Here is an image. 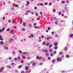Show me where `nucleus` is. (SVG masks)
Returning a JSON list of instances; mask_svg holds the SVG:
<instances>
[{"label":"nucleus","mask_w":73,"mask_h":73,"mask_svg":"<svg viewBox=\"0 0 73 73\" xmlns=\"http://www.w3.org/2000/svg\"><path fill=\"white\" fill-rule=\"evenodd\" d=\"M56 60L58 61H59V62H60L61 61H62V58L58 57L57 58Z\"/></svg>","instance_id":"1"},{"label":"nucleus","mask_w":73,"mask_h":73,"mask_svg":"<svg viewBox=\"0 0 73 73\" xmlns=\"http://www.w3.org/2000/svg\"><path fill=\"white\" fill-rule=\"evenodd\" d=\"M42 58L41 56H37L36 57V58L37 60H41Z\"/></svg>","instance_id":"2"},{"label":"nucleus","mask_w":73,"mask_h":73,"mask_svg":"<svg viewBox=\"0 0 73 73\" xmlns=\"http://www.w3.org/2000/svg\"><path fill=\"white\" fill-rule=\"evenodd\" d=\"M31 64H32L33 65V66H35L36 65V62H34L33 61H32L31 62Z\"/></svg>","instance_id":"3"},{"label":"nucleus","mask_w":73,"mask_h":73,"mask_svg":"<svg viewBox=\"0 0 73 73\" xmlns=\"http://www.w3.org/2000/svg\"><path fill=\"white\" fill-rule=\"evenodd\" d=\"M43 52H45V53H48V50L47 49H43L42 50Z\"/></svg>","instance_id":"4"},{"label":"nucleus","mask_w":73,"mask_h":73,"mask_svg":"<svg viewBox=\"0 0 73 73\" xmlns=\"http://www.w3.org/2000/svg\"><path fill=\"white\" fill-rule=\"evenodd\" d=\"M13 7H19L18 5L15 4V3H13Z\"/></svg>","instance_id":"5"},{"label":"nucleus","mask_w":73,"mask_h":73,"mask_svg":"<svg viewBox=\"0 0 73 73\" xmlns=\"http://www.w3.org/2000/svg\"><path fill=\"white\" fill-rule=\"evenodd\" d=\"M27 4H26V6H28L29 4V1H27Z\"/></svg>","instance_id":"6"},{"label":"nucleus","mask_w":73,"mask_h":73,"mask_svg":"<svg viewBox=\"0 0 73 73\" xmlns=\"http://www.w3.org/2000/svg\"><path fill=\"white\" fill-rule=\"evenodd\" d=\"M28 26H29V27H31L32 26V25L31 24V23H29L28 24Z\"/></svg>","instance_id":"7"},{"label":"nucleus","mask_w":73,"mask_h":73,"mask_svg":"<svg viewBox=\"0 0 73 73\" xmlns=\"http://www.w3.org/2000/svg\"><path fill=\"white\" fill-rule=\"evenodd\" d=\"M25 70H28V66H26L25 68Z\"/></svg>","instance_id":"8"},{"label":"nucleus","mask_w":73,"mask_h":73,"mask_svg":"<svg viewBox=\"0 0 73 73\" xmlns=\"http://www.w3.org/2000/svg\"><path fill=\"white\" fill-rule=\"evenodd\" d=\"M68 47H66L64 48V50L65 51H67V50H68Z\"/></svg>","instance_id":"9"},{"label":"nucleus","mask_w":73,"mask_h":73,"mask_svg":"<svg viewBox=\"0 0 73 73\" xmlns=\"http://www.w3.org/2000/svg\"><path fill=\"white\" fill-rule=\"evenodd\" d=\"M58 45V43L57 42H55L54 44V46H57Z\"/></svg>","instance_id":"10"},{"label":"nucleus","mask_w":73,"mask_h":73,"mask_svg":"<svg viewBox=\"0 0 73 73\" xmlns=\"http://www.w3.org/2000/svg\"><path fill=\"white\" fill-rule=\"evenodd\" d=\"M7 68L9 69H11V68H12V67L10 66H8Z\"/></svg>","instance_id":"11"},{"label":"nucleus","mask_w":73,"mask_h":73,"mask_svg":"<svg viewBox=\"0 0 73 73\" xmlns=\"http://www.w3.org/2000/svg\"><path fill=\"white\" fill-rule=\"evenodd\" d=\"M21 68H22V66L21 65H20L18 66V68L19 69H20Z\"/></svg>","instance_id":"12"},{"label":"nucleus","mask_w":73,"mask_h":73,"mask_svg":"<svg viewBox=\"0 0 73 73\" xmlns=\"http://www.w3.org/2000/svg\"><path fill=\"white\" fill-rule=\"evenodd\" d=\"M23 27H26V24H25V23H24L23 24Z\"/></svg>","instance_id":"13"},{"label":"nucleus","mask_w":73,"mask_h":73,"mask_svg":"<svg viewBox=\"0 0 73 73\" xmlns=\"http://www.w3.org/2000/svg\"><path fill=\"white\" fill-rule=\"evenodd\" d=\"M57 48H58L57 46H55L54 47V49H55V50H56V49H57Z\"/></svg>","instance_id":"14"},{"label":"nucleus","mask_w":73,"mask_h":73,"mask_svg":"<svg viewBox=\"0 0 73 73\" xmlns=\"http://www.w3.org/2000/svg\"><path fill=\"white\" fill-rule=\"evenodd\" d=\"M50 56H51V57H53L54 56V54H53V53H51L50 54Z\"/></svg>","instance_id":"15"},{"label":"nucleus","mask_w":73,"mask_h":73,"mask_svg":"<svg viewBox=\"0 0 73 73\" xmlns=\"http://www.w3.org/2000/svg\"><path fill=\"white\" fill-rule=\"evenodd\" d=\"M0 44H4V42L3 41H1L0 42Z\"/></svg>","instance_id":"16"},{"label":"nucleus","mask_w":73,"mask_h":73,"mask_svg":"<svg viewBox=\"0 0 73 73\" xmlns=\"http://www.w3.org/2000/svg\"><path fill=\"white\" fill-rule=\"evenodd\" d=\"M21 30L23 31H25V30H26L25 29V28H23L21 29Z\"/></svg>","instance_id":"17"},{"label":"nucleus","mask_w":73,"mask_h":73,"mask_svg":"<svg viewBox=\"0 0 73 73\" xmlns=\"http://www.w3.org/2000/svg\"><path fill=\"white\" fill-rule=\"evenodd\" d=\"M49 45H50V43H48L46 44V46H49Z\"/></svg>","instance_id":"18"},{"label":"nucleus","mask_w":73,"mask_h":73,"mask_svg":"<svg viewBox=\"0 0 73 73\" xmlns=\"http://www.w3.org/2000/svg\"><path fill=\"white\" fill-rule=\"evenodd\" d=\"M45 44H46V43L45 42H43L42 43V44L43 45H45Z\"/></svg>","instance_id":"19"},{"label":"nucleus","mask_w":73,"mask_h":73,"mask_svg":"<svg viewBox=\"0 0 73 73\" xmlns=\"http://www.w3.org/2000/svg\"><path fill=\"white\" fill-rule=\"evenodd\" d=\"M55 60L54 59H53L52 61V63H54L55 62Z\"/></svg>","instance_id":"20"},{"label":"nucleus","mask_w":73,"mask_h":73,"mask_svg":"<svg viewBox=\"0 0 73 73\" xmlns=\"http://www.w3.org/2000/svg\"><path fill=\"white\" fill-rule=\"evenodd\" d=\"M5 29V27H3L2 29V31H3V32L4 31Z\"/></svg>","instance_id":"21"},{"label":"nucleus","mask_w":73,"mask_h":73,"mask_svg":"<svg viewBox=\"0 0 73 73\" xmlns=\"http://www.w3.org/2000/svg\"><path fill=\"white\" fill-rule=\"evenodd\" d=\"M56 53H57V51H54V52L53 53L54 54H56Z\"/></svg>","instance_id":"22"},{"label":"nucleus","mask_w":73,"mask_h":73,"mask_svg":"<svg viewBox=\"0 0 73 73\" xmlns=\"http://www.w3.org/2000/svg\"><path fill=\"white\" fill-rule=\"evenodd\" d=\"M46 56H49V53L46 52Z\"/></svg>","instance_id":"23"},{"label":"nucleus","mask_w":73,"mask_h":73,"mask_svg":"<svg viewBox=\"0 0 73 73\" xmlns=\"http://www.w3.org/2000/svg\"><path fill=\"white\" fill-rule=\"evenodd\" d=\"M73 34H71L70 35V37L72 38L73 37Z\"/></svg>","instance_id":"24"},{"label":"nucleus","mask_w":73,"mask_h":73,"mask_svg":"<svg viewBox=\"0 0 73 73\" xmlns=\"http://www.w3.org/2000/svg\"><path fill=\"white\" fill-rule=\"evenodd\" d=\"M66 57L67 58H69V55H66Z\"/></svg>","instance_id":"25"},{"label":"nucleus","mask_w":73,"mask_h":73,"mask_svg":"<svg viewBox=\"0 0 73 73\" xmlns=\"http://www.w3.org/2000/svg\"><path fill=\"white\" fill-rule=\"evenodd\" d=\"M55 37H56V38H57L58 37V35H55Z\"/></svg>","instance_id":"26"},{"label":"nucleus","mask_w":73,"mask_h":73,"mask_svg":"<svg viewBox=\"0 0 73 73\" xmlns=\"http://www.w3.org/2000/svg\"><path fill=\"white\" fill-rule=\"evenodd\" d=\"M4 67H2L1 68V70H2V71H3V70H4Z\"/></svg>","instance_id":"27"},{"label":"nucleus","mask_w":73,"mask_h":73,"mask_svg":"<svg viewBox=\"0 0 73 73\" xmlns=\"http://www.w3.org/2000/svg\"><path fill=\"white\" fill-rule=\"evenodd\" d=\"M35 15L36 16H38V14L37 13H35Z\"/></svg>","instance_id":"28"},{"label":"nucleus","mask_w":73,"mask_h":73,"mask_svg":"<svg viewBox=\"0 0 73 73\" xmlns=\"http://www.w3.org/2000/svg\"><path fill=\"white\" fill-rule=\"evenodd\" d=\"M4 48L6 49H8V48L5 46L4 47Z\"/></svg>","instance_id":"29"},{"label":"nucleus","mask_w":73,"mask_h":73,"mask_svg":"<svg viewBox=\"0 0 73 73\" xmlns=\"http://www.w3.org/2000/svg\"><path fill=\"white\" fill-rule=\"evenodd\" d=\"M40 19L39 18H37L36 19V20H40Z\"/></svg>","instance_id":"30"},{"label":"nucleus","mask_w":73,"mask_h":73,"mask_svg":"<svg viewBox=\"0 0 73 73\" xmlns=\"http://www.w3.org/2000/svg\"><path fill=\"white\" fill-rule=\"evenodd\" d=\"M61 12H60L58 13V15H61Z\"/></svg>","instance_id":"31"},{"label":"nucleus","mask_w":73,"mask_h":73,"mask_svg":"<svg viewBox=\"0 0 73 73\" xmlns=\"http://www.w3.org/2000/svg\"><path fill=\"white\" fill-rule=\"evenodd\" d=\"M18 60H20V57H18Z\"/></svg>","instance_id":"32"},{"label":"nucleus","mask_w":73,"mask_h":73,"mask_svg":"<svg viewBox=\"0 0 73 73\" xmlns=\"http://www.w3.org/2000/svg\"><path fill=\"white\" fill-rule=\"evenodd\" d=\"M40 5H41V6H43L44 5L42 3H40Z\"/></svg>","instance_id":"33"},{"label":"nucleus","mask_w":73,"mask_h":73,"mask_svg":"<svg viewBox=\"0 0 73 73\" xmlns=\"http://www.w3.org/2000/svg\"><path fill=\"white\" fill-rule=\"evenodd\" d=\"M63 54V52H60L59 53V54L61 55V54Z\"/></svg>","instance_id":"34"},{"label":"nucleus","mask_w":73,"mask_h":73,"mask_svg":"<svg viewBox=\"0 0 73 73\" xmlns=\"http://www.w3.org/2000/svg\"><path fill=\"white\" fill-rule=\"evenodd\" d=\"M6 31H10V29H7Z\"/></svg>","instance_id":"35"},{"label":"nucleus","mask_w":73,"mask_h":73,"mask_svg":"<svg viewBox=\"0 0 73 73\" xmlns=\"http://www.w3.org/2000/svg\"><path fill=\"white\" fill-rule=\"evenodd\" d=\"M3 20H5V17H3Z\"/></svg>","instance_id":"36"},{"label":"nucleus","mask_w":73,"mask_h":73,"mask_svg":"<svg viewBox=\"0 0 73 73\" xmlns=\"http://www.w3.org/2000/svg\"><path fill=\"white\" fill-rule=\"evenodd\" d=\"M52 46V45H50L49 46V48H51Z\"/></svg>","instance_id":"37"},{"label":"nucleus","mask_w":73,"mask_h":73,"mask_svg":"<svg viewBox=\"0 0 73 73\" xmlns=\"http://www.w3.org/2000/svg\"><path fill=\"white\" fill-rule=\"evenodd\" d=\"M31 37H33V34H31Z\"/></svg>","instance_id":"38"},{"label":"nucleus","mask_w":73,"mask_h":73,"mask_svg":"<svg viewBox=\"0 0 73 73\" xmlns=\"http://www.w3.org/2000/svg\"><path fill=\"white\" fill-rule=\"evenodd\" d=\"M0 40H1V41H3V39L2 38H0Z\"/></svg>","instance_id":"39"},{"label":"nucleus","mask_w":73,"mask_h":73,"mask_svg":"<svg viewBox=\"0 0 73 73\" xmlns=\"http://www.w3.org/2000/svg\"><path fill=\"white\" fill-rule=\"evenodd\" d=\"M15 61H17V58H15Z\"/></svg>","instance_id":"40"},{"label":"nucleus","mask_w":73,"mask_h":73,"mask_svg":"<svg viewBox=\"0 0 73 73\" xmlns=\"http://www.w3.org/2000/svg\"><path fill=\"white\" fill-rule=\"evenodd\" d=\"M10 34H12V31H10Z\"/></svg>","instance_id":"41"},{"label":"nucleus","mask_w":73,"mask_h":73,"mask_svg":"<svg viewBox=\"0 0 73 73\" xmlns=\"http://www.w3.org/2000/svg\"><path fill=\"white\" fill-rule=\"evenodd\" d=\"M61 2H62V4L65 3V2H64V1H61Z\"/></svg>","instance_id":"42"},{"label":"nucleus","mask_w":73,"mask_h":73,"mask_svg":"<svg viewBox=\"0 0 73 73\" xmlns=\"http://www.w3.org/2000/svg\"><path fill=\"white\" fill-rule=\"evenodd\" d=\"M22 58H23L24 59H25V56H22Z\"/></svg>","instance_id":"43"},{"label":"nucleus","mask_w":73,"mask_h":73,"mask_svg":"<svg viewBox=\"0 0 73 73\" xmlns=\"http://www.w3.org/2000/svg\"><path fill=\"white\" fill-rule=\"evenodd\" d=\"M37 7H34V9H35V10H36V9H37Z\"/></svg>","instance_id":"44"},{"label":"nucleus","mask_w":73,"mask_h":73,"mask_svg":"<svg viewBox=\"0 0 73 73\" xmlns=\"http://www.w3.org/2000/svg\"><path fill=\"white\" fill-rule=\"evenodd\" d=\"M48 30H50V28L49 27H48Z\"/></svg>","instance_id":"45"},{"label":"nucleus","mask_w":73,"mask_h":73,"mask_svg":"<svg viewBox=\"0 0 73 73\" xmlns=\"http://www.w3.org/2000/svg\"><path fill=\"white\" fill-rule=\"evenodd\" d=\"M14 64H14V63H13L11 64V65H12L13 66L14 65Z\"/></svg>","instance_id":"46"},{"label":"nucleus","mask_w":73,"mask_h":73,"mask_svg":"<svg viewBox=\"0 0 73 73\" xmlns=\"http://www.w3.org/2000/svg\"><path fill=\"white\" fill-rule=\"evenodd\" d=\"M12 53L13 54H15V52L14 51H13L12 52Z\"/></svg>","instance_id":"47"},{"label":"nucleus","mask_w":73,"mask_h":73,"mask_svg":"<svg viewBox=\"0 0 73 73\" xmlns=\"http://www.w3.org/2000/svg\"><path fill=\"white\" fill-rule=\"evenodd\" d=\"M19 52L20 53H22V51L21 50H19Z\"/></svg>","instance_id":"48"},{"label":"nucleus","mask_w":73,"mask_h":73,"mask_svg":"<svg viewBox=\"0 0 73 73\" xmlns=\"http://www.w3.org/2000/svg\"><path fill=\"white\" fill-rule=\"evenodd\" d=\"M49 39H50V38H49V37H48L46 38L47 40H49Z\"/></svg>","instance_id":"49"},{"label":"nucleus","mask_w":73,"mask_h":73,"mask_svg":"<svg viewBox=\"0 0 73 73\" xmlns=\"http://www.w3.org/2000/svg\"><path fill=\"white\" fill-rule=\"evenodd\" d=\"M53 11L54 12H56V10L54 9L53 10Z\"/></svg>","instance_id":"50"},{"label":"nucleus","mask_w":73,"mask_h":73,"mask_svg":"<svg viewBox=\"0 0 73 73\" xmlns=\"http://www.w3.org/2000/svg\"><path fill=\"white\" fill-rule=\"evenodd\" d=\"M49 52H52V50L50 49L49 50Z\"/></svg>","instance_id":"51"},{"label":"nucleus","mask_w":73,"mask_h":73,"mask_svg":"<svg viewBox=\"0 0 73 73\" xmlns=\"http://www.w3.org/2000/svg\"><path fill=\"white\" fill-rule=\"evenodd\" d=\"M49 5H52V3H49Z\"/></svg>","instance_id":"52"},{"label":"nucleus","mask_w":73,"mask_h":73,"mask_svg":"<svg viewBox=\"0 0 73 73\" xmlns=\"http://www.w3.org/2000/svg\"><path fill=\"white\" fill-rule=\"evenodd\" d=\"M15 72L16 73H19V72H18V71H17V70H16L15 71Z\"/></svg>","instance_id":"53"},{"label":"nucleus","mask_w":73,"mask_h":73,"mask_svg":"<svg viewBox=\"0 0 73 73\" xmlns=\"http://www.w3.org/2000/svg\"><path fill=\"white\" fill-rule=\"evenodd\" d=\"M55 23L56 24H57L58 23H57V21H55Z\"/></svg>","instance_id":"54"},{"label":"nucleus","mask_w":73,"mask_h":73,"mask_svg":"<svg viewBox=\"0 0 73 73\" xmlns=\"http://www.w3.org/2000/svg\"><path fill=\"white\" fill-rule=\"evenodd\" d=\"M34 28H37V26H35L34 27Z\"/></svg>","instance_id":"55"},{"label":"nucleus","mask_w":73,"mask_h":73,"mask_svg":"<svg viewBox=\"0 0 73 73\" xmlns=\"http://www.w3.org/2000/svg\"><path fill=\"white\" fill-rule=\"evenodd\" d=\"M45 5H48V3H47L46 2L45 3Z\"/></svg>","instance_id":"56"},{"label":"nucleus","mask_w":73,"mask_h":73,"mask_svg":"<svg viewBox=\"0 0 73 73\" xmlns=\"http://www.w3.org/2000/svg\"><path fill=\"white\" fill-rule=\"evenodd\" d=\"M9 60H11L12 59V58L11 57H9Z\"/></svg>","instance_id":"57"},{"label":"nucleus","mask_w":73,"mask_h":73,"mask_svg":"<svg viewBox=\"0 0 73 73\" xmlns=\"http://www.w3.org/2000/svg\"><path fill=\"white\" fill-rule=\"evenodd\" d=\"M23 62H24V60H22V61H21V63H23Z\"/></svg>","instance_id":"58"},{"label":"nucleus","mask_w":73,"mask_h":73,"mask_svg":"<svg viewBox=\"0 0 73 73\" xmlns=\"http://www.w3.org/2000/svg\"><path fill=\"white\" fill-rule=\"evenodd\" d=\"M8 22L9 23H11V20L9 19L8 21Z\"/></svg>","instance_id":"59"},{"label":"nucleus","mask_w":73,"mask_h":73,"mask_svg":"<svg viewBox=\"0 0 73 73\" xmlns=\"http://www.w3.org/2000/svg\"><path fill=\"white\" fill-rule=\"evenodd\" d=\"M13 9H14V8L13 7H11V10H13Z\"/></svg>","instance_id":"60"},{"label":"nucleus","mask_w":73,"mask_h":73,"mask_svg":"<svg viewBox=\"0 0 73 73\" xmlns=\"http://www.w3.org/2000/svg\"><path fill=\"white\" fill-rule=\"evenodd\" d=\"M31 11H28L27 12V13H28L29 12H30Z\"/></svg>","instance_id":"61"},{"label":"nucleus","mask_w":73,"mask_h":73,"mask_svg":"<svg viewBox=\"0 0 73 73\" xmlns=\"http://www.w3.org/2000/svg\"><path fill=\"white\" fill-rule=\"evenodd\" d=\"M0 32H2V30L0 29Z\"/></svg>","instance_id":"62"},{"label":"nucleus","mask_w":73,"mask_h":73,"mask_svg":"<svg viewBox=\"0 0 73 73\" xmlns=\"http://www.w3.org/2000/svg\"><path fill=\"white\" fill-rule=\"evenodd\" d=\"M41 37L42 38H44V36H42Z\"/></svg>","instance_id":"63"},{"label":"nucleus","mask_w":73,"mask_h":73,"mask_svg":"<svg viewBox=\"0 0 73 73\" xmlns=\"http://www.w3.org/2000/svg\"><path fill=\"white\" fill-rule=\"evenodd\" d=\"M21 73H24V71H22Z\"/></svg>","instance_id":"64"}]
</instances>
